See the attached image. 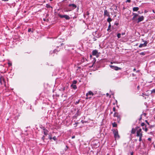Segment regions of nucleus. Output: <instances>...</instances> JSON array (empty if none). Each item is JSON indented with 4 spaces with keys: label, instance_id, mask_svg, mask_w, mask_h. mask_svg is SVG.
<instances>
[{
    "label": "nucleus",
    "instance_id": "f257e3e1",
    "mask_svg": "<svg viewBox=\"0 0 155 155\" xmlns=\"http://www.w3.org/2000/svg\"><path fill=\"white\" fill-rule=\"evenodd\" d=\"M77 8V6L74 4H70L68 5V7L67 8L68 10L67 11H70L73 10Z\"/></svg>",
    "mask_w": 155,
    "mask_h": 155
},
{
    "label": "nucleus",
    "instance_id": "f03ea898",
    "mask_svg": "<svg viewBox=\"0 0 155 155\" xmlns=\"http://www.w3.org/2000/svg\"><path fill=\"white\" fill-rule=\"evenodd\" d=\"M113 133L114 134V136L115 138L119 139L120 138V137L118 134L117 129L114 130Z\"/></svg>",
    "mask_w": 155,
    "mask_h": 155
},
{
    "label": "nucleus",
    "instance_id": "7ed1b4c3",
    "mask_svg": "<svg viewBox=\"0 0 155 155\" xmlns=\"http://www.w3.org/2000/svg\"><path fill=\"white\" fill-rule=\"evenodd\" d=\"M0 83L2 85L3 84L4 86L5 87H6V81L4 77L2 76H1L0 77Z\"/></svg>",
    "mask_w": 155,
    "mask_h": 155
},
{
    "label": "nucleus",
    "instance_id": "20e7f679",
    "mask_svg": "<svg viewBox=\"0 0 155 155\" xmlns=\"http://www.w3.org/2000/svg\"><path fill=\"white\" fill-rule=\"evenodd\" d=\"M58 16L61 18H64L66 20H69L70 18V17L67 15H62L59 14L58 15Z\"/></svg>",
    "mask_w": 155,
    "mask_h": 155
},
{
    "label": "nucleus",
    "instance_id": "39448f33",
    "mask_svg": "<svg viewBox=\"0 0 155 155\" xmlns=\"http://www.w3.org/2000/svg\"><path fill=\"white\" fill-rule=\"evenodd\" d=\"M142 129L139 128L137 131V137L142 136Z\"/></svg>",
    "mask_w": 155,
    "mask_h": 155
},
{
    "label": "nucleus",
    "instance_id": "423d86ee",
    "mask_svg": "<svg viewBox=\"0 0 155 155\" xmlns=\"http://www.w3.org/2000/svg\"><path fill=\"white\" fill-rule=\"evenodd\" d=\"M104 16L110 17V13L107 10L105 9L104 11Z\"/></svg>",
    "mask_w": 155,
    "mask_h": 155
},
{
    "label": "nucleus",
    "instance_id": "0eeeda50",
    "mask_svg": "<svg viewBox=\"0 0 155 155\" xmlns=\"http://www.w3.org/2000/svg\"><path fill=\"white\" fill-rule=\"evenodd\" d=\"M60 51V49H59L58 48L57 49H54L53 51H50V54H52L53 53L54 54V53L57 54L58 52H59Z\"/></svg>",
    "mask_w": 155,
    "mask_h": 155
},
{
    "label": "nucleus",
    "instance_id": "6e6552de",
    "mask_svg": "<svg viewBox=\"0 0 155 155\" xmlns=\"http://www.w3.org/2000/svg\"><path fill=\"white\" fill-rule=\"evenodd\" d=\"M110 67L112 69H114L116 71H117L119 70H121V68L118 67L114 66L113 65H110Z\"/></svg>",
    "mask_w": 155,
    "mask_h": 155
},
{
    "label": "nucleus",
    "instance_id": "1a4fd4ad",
    "mask_svg": "<svg viewBox=\"0 0 155 155\" xmlns=\"http://www.w3.org/2000/svg\"><path fill=\"white\" fill-rule=\"evenodd\" d=\"M141 125L142 127L145 126V128H144V127H143L142 129L143 130H144L145 132H147L148 130V129L147 128V127L146 125L144 123H142L141 124Z\"/></svg>",
    "mask_w": 155,
    "mask_h": 155
},
{
    "label": "nucleus",
    "instance_id": "9d476101",
    "mask_svg": "<svg viewBox=\"0 0 155 155\" xmlns=\"http://www.w3.org/2000/svg\"><path fill=\"white\" fill-rule=\"evenodd\" d=\"M144 17L143 16L139 17L137 20V22L139 23V22L143 21L144 20Z\"/></svg>",
    "mask_w": 155,
    "mask_h": 155
},
{
    "label": "nucleus",
    "instance_id": "9b49d317",
    "mask_svg": "<svg viewBox=\"0 0 155 155\" xmlns=\"http://www.w3.org/2000/svg\"><path fill=\"white\" fill-rule=\"evenodd\" d=\"M133 15H134V16L132 18V21H135L136 20L135 18L136 17L138 16V15L136 13H133Z\"/></svg>",
    "mask_w": 155,
    "mask_h": 155
},
{
    "label": "nucleus",
    "instance_id": "f8f14e48",
    "mask_svg": "<svg viewBox=\"0 0 155 155\" xmlns=\"http://www.w3.org/2000/svg\"><path fill=\"white\" fill-rule=\"evenodd\" d=\"M94 94L91 91H89L88 93H87L86 94V96H88L89 95L93 96Z\"/></svg>",
    "mask_w": 155,
    "mask_h": 155
},
{
    "label": "nucleus",
    "instance_id": "ddd939ff",
    "mask_svg": "<svg viewBox=\"0 0 155 155\" xmlns=\"http://www.w3.org/2000/svg\"><path fill=\"white\" fill-rule=\"evenodd\" d=\"M117 117V120L116 119V120L117 121L118 123H119L120 120H121V116L120 115H119L118 116L116 117Z\"/></svg>",
    "mask_w": 155,
    "mask_h": 155
},
{
    "label": "nucleus",
    "instance_id": "4468645a",
    "mask_svg": "<svg viewBox=\"0 0 155 155\" xmlns=\"http://www.w3.org/2000/svg\"><path fill=\"white\" fill-rule=\"evenodd\" d=\"M43 130H44L43 133L45 135H47L48 133V130L45 128L43 129Z\"/></svg>",
    "mask_w": 155,
    "mask_h": 155
},
{
    "label": "nucleus",
    "instance_id": "2eb2a0df",
    "mask_svg": "<svg viewBox=\"0 0 155 155\" xmlns=\"http://www.w3.org/2000/svg\"><path fill=\"white\" fill-rule=\"evenodd\" d=\"M92 55H96L98 53V51L96 50H95L92 51Z\"/></svg>",
    "mask_w": 155,
    "mask_h": 155
},
{
    "label": "nucleus",
    "instance_id": "dca6fc26",
    "mask_svg": "<svg viewBox=\"0 0 155 155\" xmlns=\"http://www.w3.org/2000/svg\"><path fill=\"white\" fill-rule=\"evenodd\" d=\"M71 87L74 90H75L77 88V87L75 84H71Z\"/></svg>",
    "mask_w": 155,
    "mask_h": 155
},
{
    "label": "nucleus",
    "instance_id": "f3484780",
    "mask_svg": "<svg viewBox=\"0 0 155 155\" xmlns=\"http://www.w3.org/2000/svg\"><path fill=\"white\" fill-rule=\"evenodd\" d=\"M139 9V8L138 7H134L133 8V10L134 12L137 11Z\"/></svg>",
    "mask_w": 155,
    "mask_h": 155
},
{
    "label": "nucleus",
    "instance_id": "a211bd4d",
    "mask_svg": "<svg viewBox=\"0 0 155 155\" xmlns=\"http://www.w3.org/2000/svg\"><path fill=\"white\" fill-rule=\"evenodd\" d=\"M68 88V86H67L66 87H64L63 88H61V90L64 91L65 90L67 91V90Z\"/></svg>",
    "mask_w": 155,
    "mask_h": 155
},
{
    "label": "nucleus",
    "instance_id": "6ab92c4d",
    "mask_svg": "<svg viewBox=\"0 0 155 155\" xmlns=\"http://www.w3.org/2000/svg\"><path fill=\"white\" fill-rule=\"evenodd\" d=\"M112 21L111 18L110 17H108V18L107 19V21L109 23V24H110V22Z\"/></svg>",
    "mask_w": 155,
    "mask_h": 155
},
{
    "label": "nucleus",
    "instance_id": "aec40b11",
    "mask_svg": "<svg viewBox=\"0 0 155 155\" xmlns=\"http://www.w3.org/2000/svg\"><path fill=\"white\" fill-rule=\"evenodd\" d=\"M119 115V113L117 112H115L114 114V117H116L118 116Z\"/></svg>",
    "mask_w": 155,
    "mask_h": 155
},
{
    "label": "nucleus",
    "instance_id": "412c9836",
    "mask_svg": "<svg viewBox=\"0 0 155 155\" xmlns=\"http://www.w3.org/2000/svg\"><path fill=\"white\" fill-rule=\"evenodd\" d=\"M112 126L113 127H117V124L115 122H114L112 124Z\"/></svg>",
    "mask_w": 155,
    "mask_h": 155
},
{
    "label": "nucleus",
    "instance_id": "4be33fe9",
    "mask_svg": "<svg viewBox=\"0 0 155 155\" xmlns=\"http://www.w3.org/2000/svg\"><path fill=\"white\" fill-rule=\"evenodd\" d=\"M141 96H143V97H144L145 99H146V97H145V96H148V95H147L146 94L144 93H142V94L141 95Z\"/></svg>",
    "mask_w": 155,
    "mask_h": 155
},
{
    "label": "nucleus",
    "instance_id": "5701e85b",
    "mask_svg": "<svg viewBox=\"0 0 155 155\" xmlns=\"http://www.w3.org/2000/svg\"><path fill=\"white\" fill-rule=\"evenodd\" d=\"M136 130L135 129L133 128L131 130V133L132 134H134L135 133Z\"/></svg>",
    "mask_w": 155,
    "mask_h": 155
},
{
    "label": "nucleus",
    "instance_id": "b1692460",
    "mask_svg": "<svg viewBox=\"0 0 155 155\" xmlns=\"http://www.w3.org/2000/svg\"><path fill=\"white\" fill-rule=\"evenodd\" d=\"M46 7L47 8H52V7L50 6V5H49V4H47L46 5Z\"/></svg>",
    "mask_w": 155,
    "mask_h": 155
},
{
    "label": "nucleus",
    "instance_id": "393cba45",
    "mask_svg": "<svg viewBox=\"0 0 155 155\" xmlns=\"http://www.w3.org/2000/svg\"><path fill=\"white\" fill-rule=\"evenodd\" d=\"M143 47H144V45H143V44H140V45H139V47L140 48H142Z\"/></svg>",
    "mask_w": 155,
    "mask_h": 155
},
{
    "label": "nucleus",
    "instance_id": "a878e982",
    "mask_svg": "<svg viewBox=\"0 0 155 155\" xmlns=\"http://www.w3.org/2000/svg\"><path fill=\"white\" fill-rule=\"evenodd\" d=\"M148 43V42H147V41H145L144 43H143V45H144V46L145 47L147 46V44Z\"/></svg>",
    "mask_w": 155,
    "mask_h": 155
},
{
    "label": "nucleus",
    "instance_id": "bb28decb",
    "mask_svg": "<svg viewBox=\"0 0 155 155\" xmlns=\"http://www.w3.org/2000/svg\"><path fill=\"white\" fill-rule=\"evenodd\" d=\"M121 34L120 33H118L117 34V37L118 38H119L121 37Z\"/></svg>",
    "mask_w": 155,
    "mask_h": 155
},
{
    "label": "nucleus",
    "instance_id": "cd10ccee",
    "mask_svg": "<svg viewBox=\"0 0 155 155\" xmlns=\"http://www.w3.org/2000/svg\"><path fill=\"white\" fill-rule=\"evenodd\" d=\"M77 83V81L76 80H74L72 82V84H75Z\"/></svg>",
    "mask_w": 155,
    "mask_h": 155
},
{
    "label": "nucleus",
    "instance_id": "c85d7f7f",
    "mask_svg": "<svg viewBox=\"0 0 155 155\" xmlns=\"http://www.w3.org/2000/svg\"><path fill=\"white\" fill-rule=\"evenodd\" d=\"M111 24H109V26H108V29H107V31H108L109 30H110V28H111Z\"/></svg>",
    "mask_w": 155,
    "mask_h": 155
},
{
    "label": "nucleus",
    "instance_id": "c756f323",
    "mask_svg": "<svg viewBox=\"0 0 155 155\" xmlns=\"http://www.w3.org/2000/svg\"><path fill=\"white\" fill-rule=\"evenodd\" d=\"M80 100H79L78 101H76V102H75V104H78L80 102Z\"/></svg>",
    "mask_w": 155,
    "mask_h": 155
},
{
    "label": "nucleus",
    "instance_id": "7c9ffc66",
    "mask_svg": "<svg viewBox=\"0 0 155 155\" xmlns=\"http://www.w3.org/2000/svg\"><path fill=\"white\" fill-rule=\"evenodd\" d=\"M52 139L55 141L56 140H57L56 137L55 136Z\"/></svg>",
    "mask_w": 155,
    "mask_h": 155
},
{
    "label": "nucleus",
    "instance_id": "2f4dec72",
    "mask_svg": "<svg viewBox=\"0 0 155 155\" xmlns=\"http://www.w3.org/2000/svg\"><path fill=\"white\" fill-rule=\"evenodd\" d=\"M139 141H141L142 140V136H139Z\"/></svg>",
    "mask_w": 155,
    "mask_h": 155
},
{
    "label": "nucleus",
    "instance_id": "473e14b6",
    "mask_svg": "<svg viewBox=\"0 0 155 155\" xmlns=\"http://www.w3.org/2000/svg\"><path fill=\"white\" fill-rule=\"evenodd\" d=\"M28 32H30V31H31V32H33V31H31V28H29V29H28Z\"/></svg>",
    "mask_w": 155,
    "mask_h": 155
},
{
    "label": "nucleus",
    "instance_id": "72a5a7b5",
    "mask_svg": "<svg viewBox=\"0 0 155 155\" xmlns=\"http://www.w3.org/2000/svg\"><path fill=\"white\" fill-rule=\"evenodd\" d=\"M91 97H88V96H86V99L87 100L88 99H91Z\"/></svg>",
    "mask_w": 155,
    "mask_h": 155
},
{
    "label": "nucleus",
    "instance_id": "f704fd0d",
    "mask_svg": "<svg viewBox=\"0 0 155 155\" xmlns=\"http://www.w3.org/2000/svg\"><path fill=\"white\" fill-rule=\"evenodd\" d=\"M113 110L115 112H116V108L115 107H114L113 108Z\"/></svg>",
    "mask_w": 155,
    "mask_h": 155
},
{
    "label": "nucleus",
    "instance_id": "c9c22d12",
    "mask_svg": "<svg viewBox=\"0 0 155 155\" xmlns=\"http://www.w3.org/2000/svg\"><path fill=\"white\" fill-rule=\"evenodd\" d=\"M151 93H155V89H153V90H152L151 91Z\"/></svg>",
    "mask_w": 155,
    "mask_h": 155
},
{
    "label": "nucleus",
    "instance_id": "e433bc0d",
    "mask_svg": "<svg viewBox=\"0 0 155 155\" xmlns=\"http://www.w3.org/2000/svg\"><path fill=\"white\" fill-rule=\"evenodd\" d=\"M141 115H142V116L143 115L144 117H146V114L145 113H144L143 114H141Z\"/></svg>",
    "mask_w": 155,
    "mask_h": 155
},
{
    "label": "nucleus",
    "instance_id": "4c0bfd02",
    "mask_svg": "<svg viewBox=\"0 0 155 155\" xmlns=\"http://www.w3.org/2000/svg\"><path fill=\"white\" fill-rule=\"evenodd\" d=\"M145 122L147 124L149 125V126H150V124L149 123H148V121L147 120H145Z\"/></svg>",
    "mask_w": 155,
    "mask_h": 155
},
{
    "label": "nucleus",
    "instance_id": "58836bf2",
    "mask_svg": "<svg viewBox=\"0 0 155 155\" xmlns=\"http://www.w3.org/2000/svg\"><path fill=\"white\" fill-rule=\"evenodd\" d=\"M41 139H42V140L44 141L45 139V136H43L42 137Z\"/></svg>",
    "mask_w": 155,
    "mask_h": 155
},
{
    "label": "nucleus",
    "instance_id": "ea45409f",
    "mask_svg": "<svg viewBox=\"0 0 155 155\" xmlns=\"http://www.w3.org/2000/svg\"><path fill=\"white\" fill-rule=\"evenodd\" d=\"M131 2V0H127L126 1V2Z\"/></svg>",
    "mask_w": 155,
    "mask_h": 155
},
{
    "label": "nucleus",
    "instance_id": "a19ab883",
    "mask_svg": "<svg viewBox=\"0 0 155 155\" xmlns=\"http://www.w3.org/2000/svg\"><path fill=\"white\" fill-rule=\"evenodd\" d=\"M8 64L9 66H11L12 65V64L11 63H8Z\"/></svg>",
    "mask_w": 155,
    "mask_h": 155
},
{
    "label": "nucleus",
    "instance_id": "79ce46f5",
    "mask_svg": "<svg viewBox=\"0 0 155 155\" xmlns=\"http://www.w3.org/2000/svg\"><path fill=\"white\" fill-rule=\"evenodd\" d=\"M142 119V115H141L140 116V118H139V120H141Z\"/></svg>",
    "mask_w": 155,
    "mask_h": 155
},
{
    "label": "nucleus",
    "instance_id": "37998d69",
    "mask_svg": "<svg viewBox=\"0 0 155 155\" xmlns=\"http://www.w3.org/2000/svg\"><path fill=\"white\" fill-rule=\"evenodd\" d=\"M114 25L117 26H118L119 25V23L118 22L115 23Z\"/></svg>",
    "mask_w": 155,
    "mask_h": 155
},
{
    "label": "nucleus",
    "instance_id": "c03bdc74",
    "mask_svg": "<svg viewBox=\"0 0 155 155\" xmlns=\"http://www.w3.org/2000/svg\"><path fill=\"white\" fill-rule=\"evenodd\" d=\"M148 140L149 141H151V138H149L148 139Z\"/></svg>",
    "mask_w": 155,
    "mask_h": 155
},
{
    "label": "nucleus",
    "instance_id": "a18cd8bd",
    "mask_svg": "<svg viewBox=\"0 0 155 155\" xmlns=\"http://www.w3.org/2000/svg\"><path fill=\"white\" fill-rule=\"evenodd\" d=\"M149 127L150 128H151L152 127H153V126H152V125H150L149 126Z\"/></svg>",
    "mask_w": 155,
    "mask_h": 155
},
{
    "label": "nucleus",
    "instance_id": "49530a36",
    "mask_svg": "<svg viewBox=\"0 0 155 155\" xmlns=\"http://www.w3.org/2000/svg\"><path fill=\"white\" fill-rule=\"evenodd\" d=\"M137 89L138 90H139V89H140V86L139 85H138L137 87Z\"/></svg>",
    "mask_w": 155,
    "mask_h": 155
},
{
    "label": "nucleus",
    "instance_id": "de8ad7c7",
    "mask_svg": "<svg viewBox=\"0 0 155 155\" xmlns=\"http://www.w3.org/2000/svg\"><path fill=\"white\" fill-rule=\"evenodd\" d=\"M125 32H123V33H122V34H121V35H124L125 34Z\"/></svg>",
    "mask_w": 155,
    "mask_h": 155
},
{
    "label": "nucleus",
    "instance_id": "09e8293b",
    "mask_svg": "<svg viewBox=\"0 0 155 155\" xmlns=\"http://www.w3.org/2000/svg\"><path fill=\"white\" fill-rule=\"evenodd\" d=\"M140 54L142 55H144V54L143 52H142L140 53Z\"/></svg>",
    "mask_w": 155,
    "mask_h": 155
},
{
    "label": "nucleus",
    "instance_id": "8fccbe9b",
    "mask_svg": "<svg viewBox=\"0 0 155 155\" xmlns=\"http://www.w3.org/2000/svg\"><path fill=\"white\" fill-rule=\"evenodd\" d=\"M130 155H133V152H132L130 153Z\"/></svg>",
    "mask_w": 155,
    "mask_h": 155
},
{
    "label": "nucleus",
    "instance_id": "3c124183",
    "mask_svg": "<svg viewBox=\"0 0 155 155\" xmlns=\"http://www.w3.org/2000/svg\"><path fill=\"white\" fill-rule=\"evenodd\" d=\"M2 0L3 1H5V2H6V1H8V0Z\"/></svg>",
    "mask_w": 155,
    "mask_h": 155
},
{
    "label": "nucleus",
    "instance_id": "603ef678",
    "mask_svg": "<svg viewBox=\"0 0 155 155\" xmlns=\"http://www.w3.org/2000/svg\"><path fill=\"white\" fill-rule=\"evenodd\" d=\"M49 138L50 139V140H51L52 139V137H49Z\"/></svg>",
    "mask_w": 155,
    "mask_h": 155
},
{
    "label": "nucleus",
    "instance_id": "864d4df0",
    "mask_svg": "<svg viewBox=\"0 0 155 155\" xmlns=\"http://www.w3.org/2000/svg\"><path fill=\"white\" fill-rule=\"evenodd\" d=\"M75 138V136H72V139H73V138Z\"/></svg>",
    "mask_w": 155,
    "mask_h": 155
},
{
    "label": "nucleus",
    "instance_id": "5fc2aeb1",
    "mask_svg": "<svg viewBox=\"0 0 155 155\" xmlns=\"http://www.w3.org/2000/svg\"><path fill=\"white\" fill-rule=\"evenodd\" d=\"M61 46H62L63 45H64V44L63 43H61Z\"/></svg>",
    "mask_w": 155,
    "mask_h": 155
},
{
    "label": "nucleus",
    "instance_id": "6e6d98bb",
    "mask_svg": "<svg viewBox=\"0 0 155 155\" xmlns=\"http://www.w3.org/2000/svg\"><path fill=\"white\" fill-rule=\"evenodd\" d=\"M132 76H133V77L135 76V74H132Z\"/></svg>",
    "mask_w": 155,
    "mask_h": 155
},
{
    "label": "nucleus",
    "instance_id": "4d7b16f0",
    "mask_svg": "<svg viewBox=\"0 0 155 155\" xmlns=\"http://www.w3.org/2000/svg\"><path fill=\"white\" fill-rule=\"evenodd\" d=\"M136 70V69L135 68H134L133 69V71H134Z\"/></svg>",
    "mask_w": 155,
    "mask_h": 155
},
{
    "label": "nucleus",
    "instance_id": "13d9d810",
    "mask_svg": "<svg viewBox=\"0 0 155 155\" xmlns=\"http://www.w3.org/2000/svg\"><path fill=\"white\" fill-rule=\"evenodd\" d=\"M79 110H78V111H77V114H78V113H79Z\"/></svg>",
    "mask_w": 155,
    "mask_h": 155
},
{
    "label": "nucleus",
    "instance_id": "bf43d9fd",
    "mask_svg": "<svg viewBox=\"0 0 155 155\" xmlns=\"http://www.w3.org/2000/svg\"><path fill=\"white\" fill-rule=\"evenodd\" d=\"M113 114V112H111L110 113V114Z\"/></svg>",
    "mask_w": 155,
    "mask_h": 155
},
{
    "label": "nucleus",
    "instance_id": "052dcab7",
    "mask_svg": "<svg viewBox=\"0 0 155 155\" xmlns=\"http://www.w3.org/2000/svg\"><path fill=\"white\" fill-rule=\"evenodd\" d=\"M106 95H107V96L108 95H109L108 93H107V94H106Z\"/></svg>",
    "mask_w": 155,
    "mask_h": 155
},
{
    "label": "nucleus",
    "instance_id": "680f3d73",
    "mask_svg": "<svg viewBox=\"0 0 155 155\" xmlns=\"http://www.w3.org/2000/svg\"><path fill=\"white\" fill-rule=\"evenodd\" d=\"M110 63L111 64H113V62H111Z\"/></svg>",
    "mask_w": 155,
    "mask_h": 155
},
{
    "label": "nucleus",
    "instance_id": "e2e57ef3",
    "mask_svg": "<svg viewBox=\"0 0 155 155\" xmlns=\"http://www.w3.org/2000/svg\"><path fill=\"white\" fill-rule=\"evenodd\" d=\"M27 53H28V54H29V53H30V52H27Z\"/></svg>",
    "mask_w": 155,
    "mask_h": 155
},
{
    "label": "nucleus",
    "instance_id": "0e129e2a",
    "mask_svg": "<svg viewBox=\"0 0 155 155\" xmlns=\"http://www.w3.org/2000/svg\"><path fill=\"white\" fill-rule=\"evenodd\" d=\"M50 1H53V0H49Z\"/></svg>",
    "mask_w": 155,
    "mask_h": 155
},
{
    "label": "nucleus",
    "instance_id": "69168bd1",
    "mask_svg": "<svg viewBox=\"0 0 155 155\" xmlns=\"http://www.w3.org/2000/svg\"><path fill=\"white\" fill-rule=\"evenodd\" d=\"M66 147H67V148H68V146H66Z\"/></svg>",
    "mask_w": 155,
    "mask_h": 155
},
{
    "label": "nucleus",
    "instance_id": "338daca9",
    "mask_svg": "<svg viewBox=\"0 0 155 155\" xmlns=\"http://www.w3.org/2000/svg\"><path fill=\"white\" fill-rule=\"evenodd\" d=\"M92 57V55H90V57Z\"/></svg>",
    "mask_w": 155,
    "mask_h": 155
},
{
    "label": "nucleus",
    "instance_id": "774afa93",
    "mask_svg": "<svg viewBox=\"0 0 155 155\" xmlns=\"http://www.w3.org/2000/svg\"><path fill=\"white\" fill-rule=\"evenodd\" d=\"M107 155H109V154H107Z\"/></svg>",
    "mask_w": 155,
    "mask_h": 155
}]
</instances>
